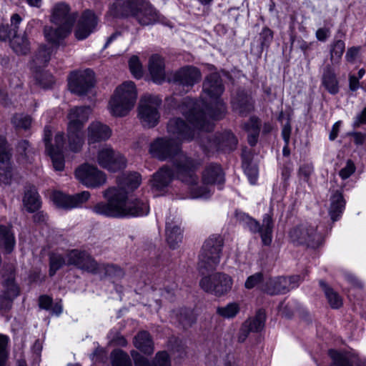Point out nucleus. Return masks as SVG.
Segmentation results:
<instances>
[{
  "mask_svg": "<svg viewBox=\"0 0 366 366\" xmlns=\"http://www.w3.org/2000/svg\"><path fill=\"white\" fill-rule=\"evenodd\" d=\"M223 92L224 86L219 75L211 74L203 83L204 99L194 101L185 97L178 106V110L194 127L209 132L213 128L212 120L221 119L225 114L226 107L220 99Z\"/></svg>",
  "mask_w": 366,
  "mask_h": 366,
  "instance_id": "1",
  "label": "nucleus"
},
{
  "mask_svg": "<svg viewBox=\"0 0 366 366\" xmlns=\"http://www.w3.org/2000/svg\"><path fill=\"white\" fill-rule=\"evenodd\" d=\"M140 183L139 174H124L118 179L117 187H110L103 192L107 202H99L92 210L97 214L112 217L147 214L149 212L147 202L128 198L129 192L137 188Z\"/></svg>",
  "mask_w": 366,
  "mask_h": 366,
  "instance_id": "2",
  "label": "nucleus"
},
{
  "mask_svg": "<svg viewBox=\"0 0 366 366\" xmlns=\"http://www.w3.org/2000/svg\"><path fill=\"white\" fill-rule=\"evenodd\" d=\"M180 145L169 137L157 138L151 144L149 152L151 154L160 159L176 156L174 159V168L177 176L182 182L190 185L192 198H207L210 194V189L207 187H197V176L194 174V169L198 163L187 157L183 153H180Z\"/></svg>",
  "mask_w": 366,
  "mask_h": 366,
  "instance_id": "3",
  "label": "nucleus"
},
{
  "mask_svg": "<svg viewBox=\"0 0 366 366\" xmlns=\"http://www.w3.org/2000/svg\"><path fill=\"white\" fill-rule=\"evenodd\" d=\"M137 91L133 81H127L117 87L109 101V110L116 117L126 116L134 107Z\"/></svg>",
  "mask_w": 366,
  "mask_h": 366,
  "instance_id": "4",
  "label": "nucleus"
},
{
  "mask_svg": "<svg viewBox=\"0 0 366 366\" xmlns=\"http://www.w3.org/2000/svg\"><path fill=\"white\" fill-rule=\"evenodd\" d=\"M223 244L222 237L217 234H212L204 241L198 262L199 270L202 274L217 268L220 262Z\"/></svg>",
  "mask_w": 366,
  "mask_h": 366,
  "instance_id": "5",
  "label": "nucleus"
},
{
  "mask_svg": "<svg viewBox=\"0 0 366 366\" xmlns=\"http://www.w3.org/2000/svg\"><path fill=\"white\" fill-rule=\"evenodd\" d=\"M162 99L154 95L144 94L139 102L137 117L144 127L152 128L159 122Z\"/></svg>",
  "mask_w": 366,
  "mask_h": 366,
  "instance_id": "6",
  "label": "nucleus"
},
{
  "mask_svg": "<svg viewBox=\"0 0 366 366\" xmlns=\"http://www.w3.org/2000/svg\"><path fill=\"white\" fill-rule=\"evenodd\" d=\"M232 277L223 272L204 276L199 282V286L204 291L217 297L227 294L232 290Z\"/></svg>",
  "mask_w": 366,
  "mask_h": 366,
  "instance_id": "7",
  "label": "nucleus"
},
{
  "mask_svg": "<svg viewBox=\"0 0 366 366\" xmlns=\"http://www.w3.org/2000/svg\"><path fill=\"white\" fill-rule=\"evenodd\" d=\"M96 162L101 167L113 172L123 169L127 166L125 157L109 145L99 148Z\"/></svg>",
  "mask_w": 366,
  "mask_h": 366,
  "instance_id": "8",
  "label": "nucleus"
},
{
  "mask_svg": "<svg viewBox=\"0 0 366 366\" xmlns=\"http://www.w3.org/2000/svg\"><path fill=\"white\" fill-rule=\"evenodd\" d=\"M76 178L87 187L96 188L106 183L107 176L97 167L83 164L75 170Z\"/></svg>",
  "mask_w": 366,
  "mask_h": 366,
  "instance_id": "9",
  "label": "nucleus"
},
{
  "mask_svg": "<svg viewBox=\"0 0 366 366\" xmlns=\"http://www.w3.org/2000/svg\"><path fill=\"white\" fill-rule=\"evenodd\" d=\"M291 240L297 244H305L315 247L320 243L321 236L317 232V227L310 224H301L290 232Z\"/></svg>",
  "mask_w": 366,
  "mask_h": 366,
  "instance_id": "10",
  "label": "nucleus"
},
{
  "mask_svg": "<svg viewBox=\"0 0 366 366\" xmlns=\"http://www.w3.org/2000/svg\"><path fill=\"white\" fill-rule=\"evenodd\" d=\"M76 18L77 13L71 12L70 6L65 2H57L51 9L50 21L55 25L71 29Z\"/></svg>",
  "mask_w": 366,
  "mask_h": 366,
  "instance_id": "11",
  "label": "nucleus"
},
{
  "mask_svg": "<svg viewBox=\"0 0 366 366\" xmlns=\"http://www.w3.org/2000/svg\"><path fill=\"white\" fill-rule=\"evenodd\" d=\"M167 129L168 137L179 144L185 141H191L194 137V130L180 118L170 119Z\"/></svg>",
  "mask_w": 366,
  "mask_h": 366,
  "instance_id": "12",
  "label": "nucleus"
},
{
  "mask_svg": "<svg viewBox=\"0 0 366 366\" xmlns=\"http://www.w3.org/2000/svg\"><path fill=\"white\" fill-rule=\"evenodd\" d=\"M94 84L92 71L87 69L84 71L74 72L69 80V88L74 94L82 95L86 94Z\"/></svg>",
  "mask_w": 366,
  "mask_h": 366,
  "instance_id": "13",
  "label": "nucleus"
},
{
  "mask_svg": "<svg viewBox=\"0 0 366 366\" xmlns=\"http://www.w3.org/2000/svg\"><path fill=\"white\" fill-rule=\"evenodd\" d=\"M66 264L85 270L88 272L95 273L98 269L97 262L86 252L73 249L66 254Z\"/></svg>",
  "mask_w": 366,
  "mask_h": 366,
  "instance_id": "14",
  "label": "nucleus"
},
{
  "mask_svg": "<svg viewBox=\"0 0 366 366\" xmlns=\"http://www.w3.org/2000/svg\"><path fill=\"white\" fill-rule=\"evenodd\" d=\"M89 197L90 193L87 191L74 195H67L60 192H56L52 195V200L58 207L71 209L81 207Z\"/></svg>",
  "mask_w": 366,
  "mask_h": 366,
  "instance_id": "15",
  "label": "nucleus"
},
{
  "mask_svg": "<svg viewBox=\"0 0 366 366\" xmlns=\"http://www.w3.org/2000/svg\"><path fill=\"white\" fill-rule=\"evenodd\" d=\"M133 17L142 25L147 26L157 22L160 19L158 11L145 0H137Z\"/></svg>",
  "mask_w": 366,
  "mask_h": 366,
  "instance_id": "16",
  "label": "nucleus"
},
{
  "mask_svg": "<svg viewBox=\"0 0 366 366\" xmlns=\"http://www.w3.org/2000/svg\"><path fill=\"white\" fill-rule=\"evenodd\" d=\"M201 79L199 70L194 66H187L168 75L169 82L178 83L182 86H192Z\"/></svg>",
  "mask_w": 366,
  "mask_h": 366,
  "instance_id": "17",
  "label": "nucleus"
},
{
  "mask_svg": "<svg viewBox=\"0 0 366 366\" xmlns=\"http://www.w3.org/2000/svg\"><path fill=\"white\" fill-rule=\"evenodd\" d=\"M300 281L301 278L298 275L271 278L267 282L266 291L270 295L285 293L297 287Z\"/></svg>",
  "mask_w": 366,
  "mask_h": 366,
  "instance_id": "18",
  "label": "nucleus"
},
{
  "mask_svg": "<svg viewBox=\"0 0 366 366\" xmlns=\"http://www.w3.org/2000/svg\"><path fill=\"white\" fill-rule=\"evenodd\" d=\"M98 21L95 14L89 11H85L79 19L74 34L77 39L83 40L87 38L96 29Z\"/></svg>",
  "mask_w": 366,
  "mask_h": 366,
  "instance_id": "19",
  "label": "nucleus"
},
{
  "mask_svg": "<svg viewBox=\"0 0 366 366\" xmlns=\"http://www.w3.org/2000/svg\"><path fill=\"white\" fill-rule=\"evenodd\" d=\"M11 155L5 137L0 136V182L6 184L10 183L12 177Z\"/></svg>",
  "mask_w": 366,
  "mask_h": 366,
  "instance_id": "20",
  "label": "nucleus"
},
{
  "mask_svg": "<svg viewBox=\"0 0 366 366\" xmlns=\"http://www.w3.org/2000/svg\"><path fill=\"white\" fill-rule=\"evenodd\" d=\"M92 113L89 107H75L69 110L67 114V130H82Z\"/></svg>",
  "mask_w": 366,
  "mask_h": 366,
  "instance_id": "21",
  "label": "nucleus"
},
{
  "mask_svg": "<svg viewBox=\"0 0 366 366\" xmlns=\"http://www.w3.org/2000/svg\"><path fill=\"white\" fill-rule=\"evenodd\" d=\"M204 138L207 141L204 142V140L201 144L202 147L207 151L212 149L224 150L227 149L232 150L237 143L234 136L229 132L221 135V137H214L212 139L209 135H207Z\"/></svg>",
  "mask_w": 366,
  "mask_h": 366,
  "instance_id": "22",
  "label": "nucleus"
},
{
  "mask_svg": "<svg viewBox=\"0 0 366 366\" xmlns=\"http://www.w3.org/2000/svg\"><path fill=\"white\" fill-rule=\"evenodd\" d=\"M248 225L251 231L260 234L262 243L264 245L271 244L273 229V220L271 214H266L264 215L261 226L255 219H250Z\"/></svg>",
  "mask_w": 366,
  "mask_h": 366,
  "instance_id": "23",
  "label": "nucleus"
},
{
  "mask_svg": "<svg viewBox=\"0 0 366 366\" xmlns=\"http://www.w3.org/2000/svg\"><path fill=\"white\" fill-rule=\"evenodd\" d=\"M111 135V129L100 122H93L87 128V141L89 144L107 141Z\"/></svg>",
  "mask_w": 366,
  "mask_h": 366,
  "instance_id": "24",
  "label": "nucleus"
},
{
  "mask_svg": "<svg viewBox=\"0 0 366 366\" xmlns=\"http://www.w3.org/2000/svg\"><path fill=\"white\" fill-rule=\"evenodd\" d=\"M131 355L134 366H171L169 356L165 351L158 352L152 362H149L147 358L135 350L131 352Z\"/></svg>",
  "mask_w": 366,
  "mask_h": 366,
  "instance_id": "25",
  "label": "nucleus"
},
{
  "mask_svg": "<svg viewBox=\"0 0 366 366\" xmlns=\"http://www.w3.org/2000/svg\"><path fill=\"white\" fill-rule=\"evenodd\" d=\"M148 69L154 83L162 84L165 80L164 59L159 54H154L149 57Z\"/></svg>",
  "mask_w": 366,
  "mask_h": 366,
  "instance_id": "26",
  "label": "nucleus"
},
{
  "mask_svg": "<svg viewBox=\"0 0 366 366\" xmlns=\"http://www.w3.org/2000/svg\"><path fill=\"white\" fill-rule=\"evenodd\" d=\"M180 222L175 218L168 217L166 221V239L169 247L175 248L183 238Z\"/></svg>",
  "mask_w": 366,
  "mask_h": 366,
  "instance_id": "27",
  "label": "nucleus"
},
{
  "mask_svg": "<svg viewBox=\"0 0 366 366\" xmlns=\"http://www.w3.org/2000/svg\"><path fill=\"white\" fill-rule=\"evenodd\" d=\"M137 0H114L110 5L109 14L114 17L133 16Z\"/></svg>",
  "mask_w": 366,
  "mask_h": 366,
  "instance_id": "28",
  "label": "nucleus"
},
{
  "mask_svg": "<svg viewBox=\"0 0 366 366\" xmlns=\"http://www.w3.org/2000/svg\"><path fill=\"white\" fill-rule=\"evenodd\" d=\"M173 177V172L169 167H163L153 175L152 187L157 190H162L170 183Z\"/></svg>",
  "mask_w": 366,
  "mask_h": 366,
  "instance_id": "29",
  "label": "nucleus"
},
{
  "mask_svg": "<svg viewBox=\"0 0 366 366\" xmlns=\"http://www.w3.org/2000/svg\"><path fill=\"white\" fill-rule=\"evenodd\" d=\"M56 26V28L46 26L44 29V34L49 42L56 45L71 32V29L65 28L61 25Z\"/></svg>",
  "mask_w": 366,
  "mask_h": 366,
  "instance_id": "30",
  "label": "nucleus"
},
{
  "mask_svg": "<svg viewBox=\"0 0 366 366\" xmlns=\"http://www.w3.org/2000/svg\"><path fill=\"white\" fill-rule=\"evenodd\" d=\"M202 179L204 184L207 185L223 183L224 174L222 168L219 164H209L205 169Z\"/></svg>",
  "mask_w": 366,
  "mask_h": 366,
  "instance_id": "31",
  "label": "nucleus"
},
{
  "mask_svg": "<svg viewBox=\"0 0 366 366\" xmlns=\"http://www.w3.org/2000/svg\"><path fill=\"white\" fill-rule=\"evenodd\" d=\"M330 216L333 222L337 221L342 215L345 207V200L342 192L336 191L330 198Z\"/></svg>",
  "mask_w": 366,
  "mask_h": 366,
  "instance_id": "32",
  "label": "nucleus"
},
{
  "mask_svg": "<svg viewBox=\"0 0 366 366\" xmlns=\"http://www.w3.org/2000/svg\"><path fill=\"white\" fill-rule=\"evenodd\" d=\"M5 294L0 297V309L7 310L11 307V301L19 295V288L13 279H8L4 283Z\"/></svg>",
  "mask_w": 366,
  "mask_h": 366,
  "instance_id": "33",
  "label": "nucleus"
},
{
  "mask_svg": "<svg viewBox=\"0 0 366 366\" xmlns=\"http://www.w3.org/2000/svg\"><path fill=\"white\" fill-rule=\"evenodd\" d=\"M136 348L142 352L151 355L154 352V343L149 332L141 331L134 337L133 341Z\"/></svg>",
  "mask_w": 366,
  "mask_h": 366,
  "instance_id": "34",
  "label": "nucleus"
},
{
  "mask_svg": "<svg viewBox=\"0 0 366 366\" xmlns=\"http://www.w3.org/2000/svg\"><path fill=\"white\" fill-rule=\"evenodd\" d=\"M329 355L332 360L330 366H352L357 359L349 352H340L334 350H330Z\"/></svg>",
  "mask_w": 366,
  "mask_h": 366,
  "instance_id": "35",
  "label": "nucleus"
},
{
  "mask_svg": "<svg viewBox=\"0 0 366 366\" xmlns=\"http://www.w3.org/2000/svg\"><path fill=\"white\" fill-rule=\"evenodd\" d=\"M15 245L14 233L9 226L0 224V247L6 252H11Z\"/></svg>",
  "mask_w": 366,
  "mask_h": 366,
  "instance_id": "36",
  "label": "nucleus"
},
{
  "mask_svg": "<svg viewBox=\"0 0 366 366\" xmlns=\"http://www.w3.org/2000/svg\"><path fill=\"white\" fill-rule=\"evenodd\" d=\"M69 149L73 152L81 151L84 143V134L82 130H67Z\"/></svg>",
  "mask_w": 366,
  "mask_h": 366,
  "instance_id": "37",
  "label": "nucleus"
},
{
  "mask_svg": "<svg viewBox=\"0 0 366 366\" xmlns=\"http://www.w3.org/2000/svg\"><path fill=\"white\" fill-rule=\"evenodd\" d=\"M11 49L18 54H26L30 49L29 42L25 34L22 36L14 35L10 39Z\"/></svg>",
  "mask_w": 366,
  "mask_h": 366,
  "instance_id": "38",
  "label": "nucleus"
},
{
  "mask_svg": "<svg viewBox=\"0 0 366 366\" xmlns=\"http://www.w3.org/2000/svg\"><path fill=\"white\" fill-rule=\"evenodd\" d=\"M265 318L264 312L260 310L254 317L249 318L245 321L243 325L244 328L247 329L249 332H259L264 328Z\"/></svg>",
  "mask_w": 366,
  "mask_h": 366,
  "instance_id": "39",
  "label": "nucleus"
},
{
  "mask_svg": "<svg viewBox=\"0 0 366 366\" xmlns=\"http://www.w3.org/2000/svg\"><path fill=\"white\" fill-rule=\"evenodd\" d=\"M233 109L239 114L244 116L253 109L251 99L247 96H239L232 102Z\"/></svg>",
  "mask_w": 366,
  "mask_h": 366,
  "instance_id": "40",
  "label": "nucleus"
},
{
  "mask_svg": "<svg viewBox=\"0 0 366 366\" xmlns=\"http://www.w3.org/2000/svg\"><path fill=\"white\" fill-rule=\"evenodd\" d=\"M322 84L331 94H336L338 93V81L335 74L330 69L325 71L322 76Z\"/></svg>",
  "mask_w": 366,
  "mask_h": 366,
  "instance_id": "41",
  "label": "nucleus"
},
{
  "mask_svg": "<svg viewBox=\"0 0 366 366\" xmlns=\"http://www.w3.org/2000/svg\"><path fill=\"white\" fill-rule=\"evenodd\" d=\"M23 202L25 208L30 212L36 211L41 206L39 196L35 189L26 192Z\"/></svg>",
  "mask_w": 366,
  "mask_h": 366,
  "instance_id": "42",
  "label": "nucleus"
},
{
  "mask_svg": "<svg viewBox=\"0 0 366 366\" xmlns=\"http://www.w3.org/2000/svg\"><path fill=\"white\" fill-rule=\"evenodd\" d=\"M11 123L17 131H28L31 127L32 118L27 114H15L11 118Z\"/></svg>",
  "mask_w": 366,
  "mask_h": 366,
  "instance_id": "43",
  "label": "nucleus"
},
{
  "mask_svg": "<svg viewBox=\"0 0 366 366\" xmlns=\"http://www.w3.org/2000/svg\"><path fill=\"white\" fill-rule=\"evenodd\" d=\"M244 129L248 133V142L251 146L255 145L259 133V122L256 117H251L244 124Z\"/></svg>",
  "mask_w": 366,
  "mask_h": 366,
  "instance_id": "44",
  "label": "nucleus"
},
{
  "mask_svg": "<svg viewBox=\"0 0 366 366\" xmlns=\"http://www.w3.org/2000/svg\"><path fill=\"white\" fill-rule=\"evenodd\" d=\"M51 53L50 48L40 46L33 59V67L37 69L45 66L50 60Z\"/></svg>",
  "mask_w": 366,
  "mask_h": 366,
  "instance_id": "45",
  "label": "nucleus"
},
{
  "mask_svg": "<svg viewBox=\"0 0 366 366\" xmlns=\"http://www.w3.org/2000/svg\"><path fill=\"white\" fill-rule=\"evenodd\" d=\"M239 305L237 302H230L225 306L218 307L217 314L225 319L234 318L239 312Z\"/></svg>",
  "mask_w": 366,
  "mask_h": 366,
  "instance_id": "46",
  "label": "nucleus"
},
{
  "mask_svg": "<svg viewBox=\"0 0 366 366\" xmlns=\"http://www.w3.org/2000/svg\"><path fill=\"white\" fill-rule=\"evenodd\" d=\"M321 287L323 288L329 304L332 308H339L342 305V298L339 295L334 292L331 288H329L325 282H320Z\"/></svg>",
  "mask_w": 366,
  "mask_h": 366,
  "instance_id": "47",
  "label": "nucleus"
},
{
  "mask_svg": "<svg viewBox=\"0 0 366 366\" xmlns=\"http://www.w3.org/2000/svg\"><path fill=\"white\" fill-rule=\"evenodd\" d=\"M112 366H132L129 355L122 350H114L112 352Z\"/></svg>",
  "mask_w": 366,
  "mask_h": 366,
  "instance_id": "48",
  "label": "nucleus"
},
{
  "mask_svg": "<svg viewBox=\"0 0 366 366\" xmlns=\"http://www.w3.org/2000/svg\"><path fill=\"white\" fill-rule=\"evenodd\" d=\"M98 269L95 273L104 272L105 276L111 277H122L124 275L123 270L114 264H98Z\"/></svg>",
  "mask_w": 366,
  "mask_h": 366,
  "instance_id": "49",
  "label": "nucleus"
},
{
  "mask_svg": "<svg viewBox=\"0 0 366 366\" xmlns=\"http://www.w3.org/2000/svg\"><path fill=\"white\" fill-rule=\"evenodd\" d=\"M47 153L50 156L53 167L56 171H62L64 169V159L63 153H56L54 149L47 147Z\"/></svg>",
  "mask_w": 366,
  "mask_h": 366,
  "instance_id": "50",
  "label": "nucleus"
},
{
  "mask_svg": "<svg viewBox=\"0 0 366 366\" xmlns=\"http://www.w3.org/2000/svg\"><path fill=\"white\" fill-rule=\"evenodd\" d=\"M64 264H66V258L60 254H53L50 257L49 274L53 276Z\"/></svg>",
  "mask_w": 366,
  "mask_h": 366,
  "instance_id": "51",
  "label": "nucleus"
},
{
  "mask_svg": "<svg viewBox=\"0 0 366 366\" xmlns=\"http://www.w3.org/2000/svg\"><path fill=\"white\" fill-rule=\"evenodd\" d=\"M129 66L130 71L134 77L137 79L142 77L143 74L142 66L137 56H133L130 58L129 61Z\"/></svg>",
  "mask_w": 366,
  "mask_h": 366,
  "instance_id": "52",
  "label": "nucleus"
},
{
  "mask_svg": "<svg viewBox=\"0 0 366 366\" xmlns=\"http://www.w3.org/2000/svg\"><path fill=\"white\" fill-rule=\"evenodd\" d=\"M16 152L21 157L22 160L26 161L31 153V148L27 140H21L16 146Z\"/></svg>",
  "mask_w": 366,
  "mask_h": 366,
  "instance_id": "53",
  "label": "nucleus"
},
{
  "mask_svg": "<svg viewBox=\"0 0 366 366\" xmlns=\"http://www.w3.org/2000/svg\"><path fill=\"white\" fill-rule=\"evenodd\" d=\"M345 43L342 40H337L333 43L330 50L331 59L336 58L339 59L341 58L342 55L345 51Z\"/></svg>",
  "mask_w": 366,
  "mask_h": 366,
  "instance_id": "54",
  "label": "nucleus"
},
{
  "mask_svg": "<svg viewBox=\"0 0 366 366\" xmlns=\"http://www.w3.org/2000/svg\"><path fill=\"white\" fill-rule=\"evenodd\" d=\"M355 171V166L353 162L350 159L347 161L346 165L342 168L339 174L342 179L349 178Z\"/></svg>",
  "mask_w": 366,
  "mask_h": 366,
  "instance_id": "55",
  "label": "nucleus"
},
{
  "mask_svg": "<svg viewBox=\"0 0 366 366\" xmlns=\"http://www.w3.org/2000/svg\"><path fill=\"white\" fill-rule=\"evenodd\" d=\"M260 39L262 46H268L273 39V32L267 27L263 28L260 33Z\"/></svg>",
  "mask_w": 366,
  "mask_h": 366,
  "instance_id": "56",
  "label": "nucleus"
},
{
  "mask_svg": "<svg viewBox=\"0 0 366 366\" xmlns=\"http://www.w3.org/2000/svg\"><path fill=\"white\" fill-rule=\"evenodd\" d=\"M262 280V274L260 272L255 273L254 274H252L249 276L245 283L244 287L247 289H252L256 285H257Z\"/></svg>",
  "mask_w": 366,
  "mask_h": 366,
  "instance_id": "57",
  "label": "nucleus"
},
{
  "mask_svg": "<svg viewBox=\"0 0 366 366\" xmlns=\"http://www.w3.org/2000/svg\"><path fill=\"white\" fill-rule=\"evenodd\" d=\"M64 144V138L63 133H57L54 138V145L49 144L51 146L56 153H63V148Z\"/></svg>",
  "mask_w": 366,
  "mask_h": 366,
  "instance_id": "58",
  "label": "nucleus"
},
{
  "mask_svg": "<svg viewBox=\"0 0 366 366\" xmlns=\"http://www.w3.org/2000/svg\"><path fill=\"white\" fill-rule=\"evenodd\" d=\"M13 36L12 31L10 30L9 25L0 22V40H10Z\"/></svg>",
  "mask_w": 366,
  "mask_h": 366,
  "instance_id": "59",
  "label": "nucleus"
},
{
  "mask_svg": "<svg viewBox=\"0 0 366 366\" xmlns=\"http://www.w3.org/2000/svg\"><path fill=\"white\" fill-rule=\"evenodd\" d=\"M45 76V79L41 76V74L38 75L36 74V79L40 84L41 86H42L44 88L49 87L51 86L54 83V78L53 76L49 74H43Z\"/></svg>",
  "mask_w": 366,
  "mask_h": 366,
  "instance_id": "60",
  "label": "nucleus"
},
{
  "mask_svg": "<svg viewBox=\"0 0 366 366\" xmlns=\"http://www.w3.org/2000/svg\"><path fill=\"white\" fill-rule=\"evenodd\" d=\"M11 28L10 30L12 31L13 35H17L16 33L19 29V26L22 21L21 17L18 14H14L11 16Z\"/></svg>",
  "mask_w": 366,
  "mask_h": 366,
  "instance_id": "61",
  "label": "nucleus"
},
{
  "mask_svg": "<svg viewBox=\"0 0 366 366\" xmlns=\"http://www.w3.org/2000/svg\"><path fill=\"white\" fill-rule=\"evenodd\" d=\"M8 344V338L6 336L0 335V366H3L4 363V352Z\"/></svg>",
  "mask_w": 366,
  "mask_h": 366,
  "instance_id": "62",
  "label": "nucleus"
},
{
  "mask_svg": "<svg viewBox=\"0 0 366 366\" xmlns=\"http://www.w3.org/2000/svg\"><path fill=\"white\" fill-rule=\"evenodd\" d=\"M360 46H352L347 49L345 59L349 62H353L360 51Z\"/></svg>",
  "mask_w": 366,
  "mask_h": 366,
  "instance_id": "63",
  "label": "nucleus"
},
{
  "mask_svg": "<svg viewBox=\"0 0 366 366\" xmlns=\"http://www.w3.org/2000/svg\"><path fill=\"white\" fill-rule=\"evenodd\" d=\"M52 300L51 297L43 295L39 297V307L42 309L48 310L51 307Z\"/></svg>",
  "mask_w": 366,
  "mask_h": 366,
  "instance_id": "64",
  "label": "nucleus"
}]
</instances>
